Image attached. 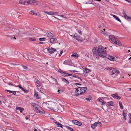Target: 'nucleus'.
<instances>
[{
	"mask_svg": "<svg viewBox=\"0 0 131 131\" xmlns=\"http://www.w3.org/2000/svg\"><path fill=\"white\" fill-rule=\"evenodd\" d=\"M53 17H54V18H56V19H58V20L59 19L58 18H57L55 16H53Z\"/></svg>",
	"mask_w": 131,
	"mask_h": 131,
	"instance_id": "62",
	"label": "nucleus"
},
{
	"mask_svg": "<svg viewBox=\"0 0 131 131\" xmlns=\"http://www.w3.org/2000/svg\"><path fill=\"white\" fill-rule=\"evenodd\" d=\"M82 69H83V71H84L85 70H86V69H88L87 68H86L85 67H82Z\"/></svg>",
	"mask_w": 131,
	"mask_h": 131,
	"instance_id": "48",
	"label": "nucleus"
},
{
	"mask_svg": "<svg viewBox=\"0 0 131 131\" xmlns=\"http://www.w3.org/2000/svg\"><path fill=\"white\" fill-rule=\"evenodd\" d=\"M49 15H54L55 14V12H49Z\"/></svg>",
	"mask_w": 131,
	"mask_h": 131,
	"instance_id": "38",
	"label": "nucleus"
},
{
	"mask_svg": "<svg viewBox=\"0 0 131 131\" xmlns=\"http://www.w3.org/2000/svg\"><path fill=\"white\" fill-rule=\"evenodd\" d=\"M54 122L57 125V126L62 128V125L61 124L55 121Z\"/></svg>",
	"mask_w": 131,
	"mask_h": 131,
	"instance_id": "22",
	"label": "nucleus"
},
{
	"mask_svg": "<svg viewBox=\"0 0 131 131\" xmlns=\"http://www.w3.org/2000/svg\"><path fill=\"white\" fill-rule=\"evenodd\" d=\"M126 114L127 111L125 110H124L123 111V115L124 118L126 120Z\"/></svg>",
	"mask_w": 131,
	"mask_h": 131,
	"instance_id": "18",
	"label": "nucleus"
},
{
	"mask_svg": "<svg viewBox=\"0 0 131 131\" xmlns=\"http://www.w3.org/2000/svg\"><path fill=\"white\" fill-rule=\"evenodd\" d=\"M114 98L116 99L119 100L121 99V97L120 96H117Z\"/></svg>",
	"mask_w": 131,
	"mask_h": 131,
	"instance_id": "42",
	"label": "nucleus"
},
{
	"mask_svg": "<svg viewBox=\"0 0 131 131\" xmlns=\"http://www.w3.org/2000/svg\"><path fill=\"white\" fill-rule=\"evenodd\" d=\"M66 128L69 129L70 131H74L73 129L71 128L70 127L68 126H66Z\"/></svg>",
	"mask_w": 131,
	"mask_h": 131,
	"instance_id": "37",
	"label": "nucleus"
},
{
	"mask_svg": "<svg viewBox=\"0 0 131 131\" xmlns=\"http://www.w3.org/2000/svg\"><path fill=\"white\" fill-rule=\"evenodd\" d=\"M23 91L25 93H26L27 92L26 89H24Z\"/></svg>",
	"mask_w": 131,
	"mask_h": 131,
	"instance_id": "57",
	"label": "nucleus"
},
{
	"mask_svg": "<svg viewBox=\"0 0 131 131\" xmlns=\"http://www.w3.org/2000/svg\"><path fill=\"white\" fill-rule=\"evenodd\" d=\"M48 104V103H47L44 102V103H43L42 105H44L45 104L46 105H47V104Z\"/></svg>",
	"mask_w": 131,
	"mask_h": 131,
	"instance_id": "53",
	"label": "nucleus"
},
{
	"mask_svg": "<svg viewBox=\"0 0 131 131\" xmlns=\"http://www.w3.org/2000/svg\"><path fill=\"white\" fill-rule=\"evenodd\" d=\"M71 57H79V55L77 53H74L73 54L71 55Z\"/></svg>",
	"mask_w": 131,
	"mask_h": 131,
	"instance_id": "30",
	"label": "nucleus"
},
{
	"mask_svg": "<svg viewBox=\"0 0 131 131\" xmlns=\"http://www.w3.org/2000/svg\"><path fill=\"white\" fill-rule=\"evenodd\" d=\"M112 16L117 21H119L120 22H121V21L120 19L119 18H118V17H117L116 16H115V15H112Z\"/></svg>",
	"mask_w": 131,
	"mask_h": 131,
	"instance_id": "28",
	"label": "nucleus"
},
{
	"mask_svg": "<svg viewBox=\"0 0 131 131\" xmlns=\"http://www.w3.org/2000/svg\"><path fill=\"white\" fill-rule=\"evenodd\" d=\"M7 36L9 37L11 39H12L13 38V37L12 36Z\"/></svg>",
	"mask_w": 131,
	"mask_h": 131,
	"instance_id": "58",
	"label": "nucleus"
},
{
	"mask_svg": "<svg viewBox=\"0 0 131 131\" xmlns=\"http://www.w3.org/2000/svg\"><path fill=\"white\" fill-rule=\"evenodd\" d=\"M14 86H16V87H19L20 89H21V88L22 87L21 86V85H17V86H16L15 85Z\"/></svg>",
	"mask_w": 131,
	"mask_h": 131,
	"instance_id": "54",
	"label": "nucleus"
},
{
	"mask_svg": "<svg viewBox=\"0 0 131 131\" xmlns=\"http://www.w3.org/2000/svg\"><path fill=\"white\" fill-rule=\"evenodd\" d=\"M43 12L45 13H46V14H49V12H47V11H43Z\"/></svg>",
	"mask_w": 131,
	"mask_h": 131,
	"instance_id": "49",
	"label": "nucleus"
},
{
	"mask_svg": "<svg viewBox=\"0 0 131 131\" xmlns=\"http://www.w3.org/2000/svg\"><path fill=\"white\" fill-rule=\"evenodd\" d=\"M60 16L63 18H66V16H65L64 15H61Z\"/></svg>",
	"mask_w": 131,
	"mask_h": 131,
	"instance_id": "46",
	"label": "nucleus"
},
{
	"mask_svg": "<svg viewBox=\"0 0 131 131\" xmlns=\"http://www.w3.org/2000/svg\"><path fill=\"white\" fill-rule=\"evenodd\" d=\"M119 106L120 107V108L121 109H123V105L122 104V102H119Z\"/></svg>",
	"mask_w": 131,
	"mask_h": 131,
	"instance_id": "34",
	"label": "nucleus"
},
{
	"mask_svg": "<svg viewBox=\"0 0 131 131\" xmlns=\"http://www.w3.org/2000/svg\"><path fill=\"white\" fill-rule=\"evenodd\" d=\"M103 47L100 46L98 47H94L92 50L93 54L98 55L102 57H105L107 54V52Z\"/></svg>",
	"mask_w": 131,
	"mask_h": 131,
	"instance_id": "1",
	"label": "nucleus"
},
{
	"mask_svg": "<svg viewBox=\"0 0 131 131\" xmlns=\"http://www.w3.org/2000/svg\"><path fill=\"white\" fill-rule=\"evenodd\" d=\"M47 51L48 52L51 54L56 51V50L54 48H53L49 46L47 49Z\"/></svg>",
	"mask_w": 131,
	"mask_h": 131,
	"instance_id": "8",
	"label": "nucleus"
},
{
	"mask_svg": "<svg viewBox=\"0 0 131 131\" xmlns=\"http://www.w3.org/2000/svg\"><path fill=\"white\" fill-rule=\"evenodd\" d=\"M36 112L39 113L43 115L45 114V112L41 108L39 107V109L36 111Z\"/></svg>",
	"mask_w": 131,
	"mask_h": 131,
	"instance_id": "10",
	"label": "nucleus"
},
{
	"mask_svg": "<svg viewBox=\"0 0 131 131\" xmlns=\"http://www.w3.org/2000/svg\"><path fill=\"white\" fill-rule=\"evenodd\" d=\"M47 36L49 38H51L53 37V34L50 32L48 31L47 33Z\"/></svg>",
	"mask_w": 131,
	"mask_h": 131,
	"instance_id": "17",
	"label": "nucleus"
},
{
	"mask_svg": "<svg viewBox=\"0 0 131 131\" xmlns=\"http://www.w3.org/2000/svg\"><path fill=\"white\" fill-rule=\"evenodd\" d=\"M73 38L80 42H82L85 40L84 39H83L78 35L77 34H75L73 36Z\"/></svg>",
	"mask_w": 131,
	"mask_h": 131,
	"instance_id": "5",
	"label": "nucleus"
},
{
	"mask_svg": "<svg viewBox=\"0 0 131 131\" xmlns=\"http://www.w3.org/2000/svg\"><path fill=\"white\" fill-rule=\"evenodd\" d=\"M97 101L98 102H101V104L102 105L104 104L105 103V102L103 100L101 99L100 98H99L97 100Z\"/></svg>",
	"mask_w": 131,
	"mask_h": 131,
	"instance_id": "14",
	"label": "nucleus"
},
{
	"mask_svg": "<svg viewBox=\"0 0 131 131\" xmlns=\"http://www.w3.org/2000/svg\"><path fill=\"white\" fill-rule=\"evenodd\" d=\"M71 63V61L70 60L68 59L64 61L63 62V64H65L69 65Z\"/></svg>",
	"mask_w": 131,
	"mask_h": 131,
	"instance_id": "16",
	"label": "nucleus"
},
{
	"mask_svg": "<svg viewBox=\"0 0 131 131\" xmlns=\"http://www.w3.org/2000/svg\"><path fill=\"white\" fill-rule=\"evenodd\" d=\"M97 126V125L96 122H95L93 124H92L91 125V127L92 128L94 129Z\"/></svg>",
	"mask_w": 131,
	"mask_h": 131,
	"instance_id": "26",
	"label": "nucleus"
},
{
	"mask_svg": "<svg viewBox=\"0 0 131 131\" xmlns=\"http://www.w3.org/2000/svg\"><path fill=\"white\" fill-rule=\"evenodd\" d=\"M63 50L61 51L59 54V56H61L62 53H63Z\"/></svg>",
	"mask_w": 131,
	"mask_h": 131,
	"instance_id": "51",
	"label": "nucleus"
},
{
	"mask_svg": "<svg viewBox=\"0 0 131 131\" xmlns=\"http://www.w3.org/2000/svg\"><path fill=\"white\" fill-rule=\"evenodd\" d=\"M29 0H20L19 3L22 4L28 5L30 4Z\"/></svg>",
	"mask_w": 131,
	"mask_h": 131,
	"instance_id": "7",
	"label": "nucleus"
},
{
	"mask_svg": "<svg viewBox=\"0 0 131 131\" xmlns=\"http://www.w3.org/2000/svg\"><path fill=\"white\" fill-rule=\"evenodd\" d=\"M25 118L26 119H29L28 117L27 116H26L25 117Z\"/></svg>",
	"mask_w": 131,
	"mask_h": 131,
	"instance_id": "63",
	"label": "nucleus"
},
{
	"mask_svg": "<svg viewBox=\"0 0 131 131\" xmlns=\"http://www.w3.org/2000/svg\"><path fill=\"white\" fill-rule=\"evenodd\" d=\"M109 40L110 41H112L114 43L116 41V38L113 36L111 35L109 37Z\"/></svg>",
	"mask_w": 131,
	"mask_h": 131,
	"instance_id": "9",
	"label": "nucleus"
},
{
	"mask_svg": "<svg viewBox=\"0 0 131 131\" xmlns=\"http://www.w3.org/2000/svg\"><path fill=\"white\" fill-rule=\"evenodd\" d=\"M29 14H32L35 15H37V14L36 12L34 10H32L29 12Z\"/></svg>",
	"mask_w": 131,
	"mask_h": 131,
	"instance_id": "24",
	"label": "nucleus"
},
{
	"mask_svg": "<svg viewBox=\"0 0 131 131\" xmlns=\"http://www.w3.org/2000/svg\"><path fill=\"white\" fill-rule=\"evenodd\" d=\"M128 3L131 4V0H125Z\"/></svg>",
	"mask_w": 131,
	"mask_h": 131,
	"instance_id": "45",
	"label": "nucleus"
},
{
	"mask_svg": "<svg viewBox=\"0 0 131 131\" xmlns=\"http://www.w3.org/2000/svg\"><path fill=\"white\" fill-rule=\"evenodd\" d=\"M3 19L1 17H0V25H1L3 24Z\"/></svg>",
	"mask_w": 131,
	"mask_h": 131,
	"instance_id": "35",
	"label": "nucleus"
},
{
	"mask_svg": "<svg viewBox=\"0 0 131 131\" xmlns=\"http://www.w3.org/2000/svg\"><path fill=\"white\" fill-rule=\"evenodd\" d=\"M75 84L76 85H81L79 83H76Z\"/></svg>",
	"mask_w": 131,
	"mask_h": 131,
	"instance_id": "60",
	"label": "nucleus"
},
{
	"mask_svg": "<svg viewBox=\"0 0 131 131\" xmlns=\"http://www.w3.org/2000/svg\"><path fill=\"white\" fill-rule=\"evenodd\" d=\"M51 78L52 79V81H55V82L56 83L55 84L58 85V83L57 82V81L54 78H52V77H51Z\"/></svg>",
	"mask_w": 131,
	"mask_h": 131,
	"instance_id": "36",
	"label": "nucleus"
},
{
	"mask_svg": "<svg viewBox=\"0 0 131 131\" xmlns=\"http://www.w3.org/2000/svg\"><path fill=\"white\" fill-rule=\"evenodd\" d=\"M87 14H84V15H83L82 16L83 17H85V16L87 17V16L86 15Z\"/></svg>",
	"mask_w": 131,
	"mask_h": 131,
	"instance_id": "61",
	"label": "nucleus"
},
{
	"mask_svg": "<svg viewBox=\"0 0 131 131\" xmlns=\"http://www.w3.org/2000/svg\"><path fill=\"white\" fill-rule=\"evenodd\" d=\"M23 68L24 69H27V68L26 66H23Z\"/></svg>",
	"mask_w": 131,
	"mask_h": 131,
	"instance_id": "56",
	"label": "nucleus"
},
{
	"mask_svg": "<svg viewBox=\"0 0 131 131\" xmlns=\"http://www.w3.org/2000/svg\"><path fill=\"white\" fill-rule=\"evenodd\" d=\"M29 1L30 3H32L33 4L35 5H38V1L35 0H29Z\"/></svg>",
	"mask_w": 131,
	"mask_h": 131,
	"instance_id": "15",
	"label": "nucleus"
},
{
	"mask_svg": "<svg viewBox=\"0 0 131 131\" xmlns=\"http://www.w3.org/2000/svg\"><path fill=\"white\" fill-rule=\"evenodd\" d=\"M75 89V91L74 94V95L75 96L81 95V94L84 93L85 91L87 90V88L85 87L82 88L78 87L77 88L76 87Z\"/></svg>",
	"mask_w": 131,
	"mask_h": 131,
	"instance_id": "2",
	"label": "nucleus"
},
{
	"mask_svg": "<svg viewBox=\"0 0 131 131\" xmlns=\"http://www.w3.org/2000/svg\"><path fill=\"white\" fill-rule=\"evenodd\" d=\"M49 107L52 109L58 111V112H63L64 111L63 108L60 105H55V104L53 103L52 105Z\"/></svg>",
	"mask_w": 131,
	"mask_h": 131,
	"instance_id": "3",
	"label": "nucleus"
},
{
	"mask_svg": "<svg viewBox=\"0 0 131 131\" xmlns=\"http://www.w3.org/2000/svg\"><path fill=\"white\" fill-rule=\"evenodd\" d=\"M34 95L36 96V97L37 99H39L40 97L37 94V92H35V94H34Z\"/></svg>",
	"mask_w": 131,
	"mask_h": 131,
	"instance_id": "33",
	"label": "nucleus"
},
{
	"mask_svg": "<svg viewBox=\"0 0 131 131\" xmlns=\"http://www.w3.org/2000/svg\"><path fill=\"white\" fill-rule=\"evenodd\" d=\"M115 44H116V45H118L120 46L121 45V43L120 41L117 40H116V41L114 43Z\"/></svg>",
	"mask_w": 131,
	"mask_h": 131,
	"instance_id": "27",
	"label": "nucleus"
},
{
	"mask_svg": "<svg viewBox=\"0 0 131 131\" xmlns=\"http://www.w3.org/2000/svg\"><path fill=\"white\" fill-rule=\"evenodd\" d=\"M9 85H14L13 83H7Z\"/></svg>",
	"mask_w": 131,
	"mask_h": 131,
	"instance_id": "55",
	"label": "nucleus"
},
{
	"mask_svg": "<svg viewBox=\"0 0 131 131\" xmlns=\"http://www.w3.org/2000/svg\"><path fill=\"white\" fill-rule=\"evenodd\" d=\"M91 71L90 69H86L83 72L84 76L85 77H87L88 75V74L90 73Z\"/></svg>",
	"mask_w": 131,
	"mask_h": 131,
	"instance_id": "11",
	"label": "nucleus"
},
{
	"mask_svg": "<svg viewBox=\"0 0 131 131\" xmlns=\"http://www.w3.org/2000/svg\"><path fill=\"white\" fill-rule=\"evenodd\" d=\"M69 76H72L73 77H75L76 75H75L72 74H69Z\"/></svg>",
	"mask_w": 131,
	"mask_h": 131,
	"instance_id": "44",
	"label": "nucleus"
},
{
	"mask_svg": "<svg viewBox=\"0 0 131 131\" xmlns=\"http://www.w3.org/2000/svg\"><path fill=\"white\" fill-rule=\"evenodd\" d=\"M61 79L64 82L68 84L69 83V82L68 81L65 79L62 78H61Z\"/></svg>",
	"mask_w": 131,
	"mask_h": 131,
	"instance_id": "29",
	"label": "nucleus"
},
{
	"mask_svg": "<svg viewBox=\"0 0 131 131\" xmlns=\"http://www.w3.org/2000/svg\"><path fill=\"white\" fill-rule=\"evenodd\" d=\"M5 91L8 92L10 93H12L14 95H15L16 94V92L15 91H11L8 90H6Z\"/></svg>",
	"mask_w": 131,
	"mask_h": 131,
	"instance_id": "23",
	"label": "nucleus"
},
{
	"mask_svg": "<svg viewBox=\"0 0 131 131\" xmlns=\"http://www.w3.org/2000/svg\"><path fill=\"white\" fill-rule=\"evenodd\" d=\"M32 107L33 109L36 112L39 108V106L38 105L35 103H31Z\"/></svg>",
	"mask_w": 131,
	"mask_h": 131,
	"instance_id": "6",
	"label": "nucleus"
},
{
	"mask_svg": "<svg viewBox=\"0 0 131 131\" xmlns=\"http://www.w3.org/2000/svg\"><path fill=\"white\" fill-rule=\"evenodd\" d=\"M53 37H52V38H50V42L51 43H53L55 40V38H53Z\"/></svg>",
	"mask_w": 131,
	"mask_h": 131,
	"instance_id": "32",
	"label": "nucleus"
},
{
	"mask_svg": "<svg viewBox=\"0 0 131 131\" xmlns=\"http://www.w3.org/2000/svg\"><path fill=\"white\" fill-rule=\"evenodd\" d=\"M109 73L111 75H117L119 73V72L116 68H109Z\"/></svg>",
	"mask_w": 131,
	"mask_h": 131,
	"instance_id": "4",
	"label": "nucleus"
},
{
	"mask_svg": "<svg viewBox=\"0 0 131 131\" xmlns=\"http://www.w3.org/2000/svg\"><path fill=\"white\" fill-rule=\"evenodd\" d=\"M130 116V119L128 121V123H131V114L130 113L129 114Z\"/></svg>",
	"mask_w": 131,
	"mask_h": 131,
	"instance_id": "43",
	"label": "nucleus"
},
{
	"mask_svg": "<svg viewBox=\"0 0 131 131\" xmlns=\"http://www.w3.org/2000/svg\"><path fill=\"white\" fill-rule=\"evenodd\" d=\"M16 109L19 111L21 113H22L24 110V108H23L19 107H17Z\"/></svg>",
	"mask_w": 131,
	"mask_h": 131,
	"instance_id": "20",
	"label": "nucleus"
},
{
	"mask_svg": "<svg viewBox=\"0 0 131 131\" xmlns=\"http://www.w3.org/2000/svg\"><path fill=\"white\" fill-rule=\"evenodd\" d=\"M78 30V33L80 34L81 35H82V33H81V30Z\"/></svg>",
	"mask_w": 131,
	"mask_h": 131,
	"instance_id": "47",
	"label": "nucleus"
},
{
	"mask_svg": "<svg viewBox=\"0 0 131 131\" xmlns=\"http://www.w3.org/2000/svg\"><path fill=\"white\" fill-rule=\"evenodd\" d=\"M72 122L74 124L79 126H80L82 124L81 123L77 120H72Z\"/></svg>",
	"mask_w": 131,
	"mask_h": 131,
	"instance_id": "13",
	"label": "nucleus"
},
{
	"mask_svg": "<svg viewBox=\"0 0 131 131\" xmlns=\"http://www.w3.org/2000/svg\"><path fill=\"white\" fill-rule=\"evenodd\" d=\"M114 98H115L116 96H118L117 94L115 93V94H113L111 95Z\"/></svg>",
	"mask_w": 131,
	"mask_h": 131,
	"instance_id": "40",
	"label": "nucleus"
},
{
	"mask_svg": "<svg viewBox=\"0 0 131 131\" xmlns=\"http://www.w3.org/2000/svg\"><path fill=\"white\" fill-rule=\"evenodd\" d=\"M45 39V38H40L39 39V40L40 41H43Z\"/></svg>",
	"mask_w": 131,
	"mask_h": 131,
	"instance_id": "41",
	"label": "nucleus"
},
{
	"mask_svg": "<svg viewBox=\"0 0 131 131\" xmlns=\"http://www.w3.org/2000/svg\"><path fill=\"white\" fill-rule=\"evenodd\" d=\"M128 20H130L131 21V18L129 17V18Z\"/></svg>",
	"mask_w": 131,
	"mask_h": 131,
	"instance_id": "64",
	"label": "nucleus"
},
{
	"mask_svg": "<svg viewBox=\"0 0 131 131\" xmlns=\"http://www.w3.org/2000/svg\"><path fill=\"white\" fill-rule=\"evenodd\" d=\"M59 72L60 73L64 75V72L62 70H61Z\"/></svg>",
	"mask_w": 131,
	"mask_h": 131,
	"instance_id": "52",
	"label": "nucleus"
},
{
	"mask_svg": "<svg viewBox=\"0 0 131 131\" xmlns=\"http://www.w3.org/2000/svg\"><path fill=\"white\" fill-rule=\"evenodd\" d=\"M36 38L35 37L30 38L29 40L30 41H35L36 40Z\"/></svg>",
	"mask_w": 131,
	"mask_h": 131,
	"instance_id": "31",
	"label": "nucleus"
},
{
	"mask_svg": "<svg viewBox=\"0 0 131 131\" xmlns=\"http://www.w3.org/2000/svg\"><path fill=\"white\" fill-rule=\"evenodd\" d=\"M97 126H101V122H96Z\"/></svg>",
	"mask_w": 131,
	"mask_h": 131,
	"instance_id": "39",
	"label": "nucleus"
},
{
	"mask_svg": "<svg viewBox=\"0 0 131 131\" xmlns=\"http://www.w3.org/2000/svg\"><path fill=\"white\" fill-rule=\"evenodd\" d=\"M35 82L37 88L39 87L40 85L39 84L40 82L38 80H36L35 81Z\"/></svg>",
	"mask_w": 131,
	"mask_h": 131,
	"instance_id": "21",
	"label": "nucleus"
},
{
	"mask_svg": "<svg viewBox=\"0 0 131 131\" xmlns=\"http://www.w3.org/2000/svg\"><path fill=\"white\" fill-rule=\"evenodd\" d=\"M85 100L88 101H89L90 100L89 98H86L85 99Z\"/></svg>",
	"mask_w": 131,
	"mask_h": 131,
	"instance_id": "59",
	"label": "nucleus"
},
{
	"mask_svg": "<svg viewBox=\"0 0 131 131\" xmlns=\"http://www.w3.org/2000/svg\"><path fill=\"white\" fill-rule=\"evenodd\" d=\"M107 104L109 106H113V102L112 101H110L108 102Z\"/></svg>",
	"mask_w": 131,
	"mask_h": 131,
	"instance_id": "25",
	"label": "nucleus"
},
{
	"mask_svg": "<svg viewBox=\"0 0 131 131\" xmlns=\"http://www.w3.org/2000/svg\"><path fill=\"white\" fill-rule=\"evenodd\" d=\"M123 15L124 17L127 20H128L129 18V17L127 16L126 14L123 11Z\"/></svg>",
	"mask_w": 131,
	"mask_h": 131,
	"instance_id": "19",
	"label": "nucleus"
},
{
	"mask_svg": "<svg viewBox=\"0 0 131 131\" xmlns=\"http://www.w3.org/2000/svg\"><path fill=\"white\" fill-rule=\"evenodd\" d=\"M69 73H66V72H65L64 73V75H66V76H69Z\"/></svg>",
	"mask_w": 131,
	"mask_h": 131,
	"instance_id": "50",
	"label": "nucleus"
},
{
	"mask_svg": "<svg viewBox=\"0 0 131 131\" xmlns=\"http://www.w3.org/2000/svg\"><path fill=\"white\" fill-rule=\"evenodd\" d=\"M117 57L115 55H113V56H109L108 57V59L109 60L114 61V60L117 59Z\"/></svg>",
	"mask_w": 131,
	"mask_h": 131,
	"instance_id": "12",
	"label": "nucleus"
}]
</instances>
